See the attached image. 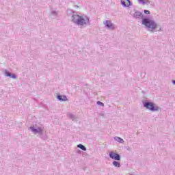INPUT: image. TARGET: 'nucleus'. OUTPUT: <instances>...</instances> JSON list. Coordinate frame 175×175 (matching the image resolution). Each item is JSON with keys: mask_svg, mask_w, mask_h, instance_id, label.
Masks as SVG:
<instances>
[{"mask_svg": "<svg viewBox=\"0 0 175 175\" xmlns=\"http://www.w3.org/2000/svg\"><path fill=\"white\" fill-rule=\"evenodd\" d=\"M135 13L132 15L134 18L137 20L142 19V24L148 28L149 31L154 32V30L157 29L158 24L155 21L150 19V18H143V14L137 10H134Z\"/></svg>", "mask_w": 175, "mask_h": 175, "instance_id": "obj_1", "label": "nucleus"}, {"mask_svg": "<svg viewBox=\"0 0 175 175\" xmlns=\"http://www.w3.org/2000/svg\"><path fill=\"white\" fill-rule=\"evenodd\" d=\"M68 16H71V21L79 27H84V25H91L90 18L87 16H80L75 14V12L71 10H67Z\"/></svg>", "mask_w": 175, "mask_h": 175, "instance_id": "obj_2", "label": "nucleus"}, {"mask_svg": "<svg viewBox=\"0 0 175 175\" xmlns=\"http://www.w3.org/2000/svg\"><path fill=\"white\" fill-rule=\"evenodd\" d=\"M144 107L150 110V111H158L159 110V107L157 104L150 102V101H144L143 102Z\"/></svg>", "mask_w": 175, "mask_h": 175, "instance_id": "obj_3", "label": "nucleus"}, {"mask_svg": "<svg viewBox=\"0 0 175 175\" xmlns=\"http://www.w3.org/2000/svg\"><path fill=\"white\" fill-rule=\"evenodd\" d=\"M29 129L34 133V135H43V129L42 127H37L35 129V127L31 126Z\"/></svg>", "mask_w": 175, "mask_h": 175, "instance_id": "obj_4", "label": "nucleus"}, {"mask_svg": "<svg viewBox=\"0 0 175 175\" xmlns=\"http://www.w3.org/2000/svg\"><path fill=\"white\" fill-rule=\"evenodd\" d=\"M109 158L111 159H114V161H121V155L118 153H116L114 152H110L109 154Z\"/></svg>", "mask_w": 175, "mask_h": 175, "instance_id": "obj_5", "label": "nucleus"}, {"mask_svg": "<svg viewBox=\"0 0 175 175\" xmlns=\"http://www.w3.org/2000/svg\"><path fill=\"white\" fill-rule=\"evenodd\" d=\"M103 24L108 29L114 30L116 29L114 24H113L111 21L109 20L104 21Z\"/></svg>", "mask_w": 175, "mask_h": 175, "instance_id": "obj_6", "label": "nucleus"}, {"mask_svg": "<svg viewBox=\"0 0 175 175\" xmlns=\"http://www.w3.org/2000/svg\"><path fill=\"white\" fill-rule=\"evenodd\" d=\"M57 98L58 99V100L62 102H66V100H68V97H66V96H62L61 94H57Z\"/></svg>", "mask_w": 175, "mask_h": 175, "instance_id": "obj_7", "label": "nucleus"}, {"mask_svg": "<svg viewBox=\"0 0 175 175\" xmlns=\"http://www.w3.org/2000/svg\"><path fill=\"white\" fill-rule=\"evenodd\" d=\"M57 16H58V11L52 10L51 12L49 17H53V18H55V17H57Z\"/></svg>", "mask_w": 175, "mask_h": 175, "instance_id": "obj_8", "label": "nucleus"}, {"mask_svg": "<svg viewBox=\"0 0 175 175\" xmlns=\"http://www.w3.org/2000/svg\"><path fill=\"white\" fill-rule=\"evenodd\" d=\"M67 116L68 117V118H70V120H72V121H75L76 120V116L72 114L71 113H68L67 114Z\"/></svg>", "mask_w": 175, "mask_h": 175, "instance_id": "obj_9", "label": "nucleus"}, {"mask_svg": "<svg viewBox=\"0 0 175 175\" xmlns=\"http://www.w3.org/2000/svg\"><path fill=\"white\" fill-rule=\"evenodd\" d=\"M112 165L115 166V167H121V163L117 161H113Z\"/></svg>", "mask_w": 175, "mask_h": 175, "instance_id": "obj_10", "label": "nucleus"}, {"mask_svg": "<svg viewBox=\"0 0 175 175\" xmlns=\"http://www.w3.org/2000/svg\"><path fill=\"white\" fill-rule=\"evenodd\" d=\"M114 140H116V142H118V143H124V139L120 137H115Z\"/></svg>", "mask_w": 175, "mask_h": 175, "instance_id": "obj_11", "label": "nucleus"}, {"mask_svg": "<svg viewBox=\"0 0 175 175\" xmlns=\"http://www.w3.org/2000/svg\"><path fill=\"white\" fill-rule=\"evenodd\" d=\"M78 148H80L83 151H87V148L84 146L83 144H79L77 145Z\"/></svg>", "mask_w": 175, "mask_h": 175, "instance_id": "obj_12", "label": "nucleus"}, {"mask_svg": "<svg viewBox=\"0 0 175 175\" xmlns=\"http://www.w3.org/2000/svg\"><path fill=\"white\" fill-rule=\"evenodd\" d=\"M126 2H128V0H120V3L123 8H126Z\"/></svg>", "mask_w": 175, "mask_h": 175, "instance_id": "obj_13", "label": "nucleus"}, {"mask_svg": "<svg viewBox=\"0 0 175 175\" xmlns=\"http://www.w3.org/2000/svg\"><path fill=\"white\" fill-rule=\"evenodd\" d=\"M40 137L42 140H47V135H43V133L42 135H40Z\"/></svg>", "mask_w": 175, "mask_h": 175, "instance_id": "obj_14", "label": "nucleus"}, {"mask_svg": "<svg viewBox=\"0 0 175 175\" xmlns=\"http://www.w3.org/2000/svg\"><path fill=\"white\" fill-rule=\"evenodd\" d=\"M12 74L10 73V72L8 71V70H5V76H6V77H10V75Z\"/></svg>", "mask_w": 175, "mask_h": 175, "instance_id": "obj_15", "label": "nucleus"}, {"mask_svg": "<svg viewBox=\"0 0 175 175\" xmlns=\"http://www.w3.org/2000/svg\"><path fill=\"white\" fill-rule=\"evenodd\" d=\"M97 105L98 106H102V107H105V104L103 103H102L101 101H97Z\"/></svg>", "mask_w": 175, "mask_h": 175, "instance_id": "obj_16", "label": "nucleus"}, {"mask_svg": "<svg viewBox=\"0 0 175 175\" xmlns=\"http://www.w3.org/2000/svg\"><path fill=\"white\" fill-rule=\"evenodd\" d=\"M128 4L126 5V8H129V6H132V1L130 0H127Z\"/></svg>", "mask_w": 175, "mask_h": 175, "instance_id": "obj_17", "label": "nucleus"}, {"mask_svg": "<svg viewBox=\"0 0 175 175\" xmlns=\"http://www.w3.org/2000/svg\"><path fill=\"white\" fill-rule=\"evenodd\" d=\"M10 77H11L12 79H17V76H16V75L14 74H11L10 75Z\"/></svg>", "mask_w": 175, "mask_h": 175, "instance_id": "obj_18", "label": "nucleus"}, {"mask_svg": "<svg viewBox=\"0 0 175 175\" xmlns=\"http://www.w3.org/2000/svg\"><path fill=\"white\" fill-rule=\"evenodd\" d=\"M144 12L145 13V14H150L151 13V12H150L149 10H144Z\"/></svg>", "mask_w": 175, "mask_h": 175, "instance_id": "obj_19", "label": "nucleus"}, {"mask_svg": "<svg viewBox=\"0 0 175 175\" xmlns=\"http://www.w3.org/2000/svg\"><path fill=\"white\" fill-rule=\"evenodd\" d=\"M139 2H142L143 5H146V1L144 0H138Z\"/></svg>", "mask_w": 175, "mask_h": 175, "instance_id": "obj_20", "label": "nucleus"}, {"mask_svg": "<svg viewBox=\"0 0 175 175\" xmlns=\"http://www.w3.org/2000/svg\"><path fill=\"white\" fill-rule=\"evenodd\" d=\"M146 4H148L150 3V1L147 0L146 1H145Z\"/></svg>", "mask_w": 175, "mask_h": 175, "instance_id": "obj_21", "label": "nucleus"}, {"mask_svg": "<svg viewBox=\"0 0 175 175\" xmlns=\"http://www.w3.org/2000/svg\"><path fill=\"white\" fill-rule=\"evenodd\" d=\"M78 153H79V154H81V150H79V151H78Z\"/></svg>", "mask_w": 175, "mask_h": 175, "instance_id": "obj_22", "label": "nucleus"}, {"mask_svg": "<svg viewBox=\"0 0 175 175\" xmlns=\"http://www.w3.org/2000/svg\"><path fill=\"white\" fill-rule=\"evenodd\" d=\"M161 29L160 28L159 31H161Z\"/></svg>", "mask_w": 175, "mask_h": 175, "instance_id": "obj_23", "label": "nucleus"}]
</instances>
